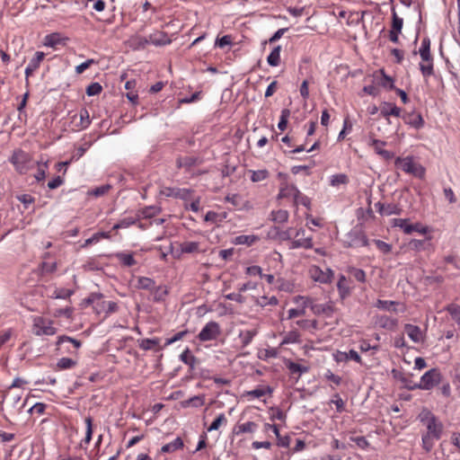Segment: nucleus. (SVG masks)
Here are the masks:
<instances>
[{
    "label": "nucleus",
    "instance_id": "nucleus-1",
    "mask_svg": "<svg viewBox=\"0 0 460 460\" xmlns=\"http://www.w3.org/2000/svg\"><path fill=\"white\" fill-rule=\"evenodd\" d=\"M159 208L155 207L146 208L143 210V219L136 222L131 217L123 218L119 224L112 226L111 230H118L119 228H127L130 226L136 225L137 227H158L164 222V218L153 217L155 213L159 212Z\"/></svg>",
    "mask_w": 460,
    "mask_h": 460
},
{
    "label": "nucleus",
    "instance_id": "nucleus-2",
    "mask_svg": "<svg viewBox=\"0 0 460 460\" xmlns=\"http://www.w3.org/2000/svg\"><path fill=\"white\" fill-rule=\"evenodd\" d=\"M419 53L422 61L427 62V64H420V72L424 77H429L434 74L433 58L430 54V40L429 38L422 40Z\"/></svg>",
    "mask_w": 460,
    "mask_h": 460
},
{
    "label": "nucleus",
    "instance_id": "nucleus-3",
    "mask_svg": "<svg viewBox=\"0 0 460 460\" xmlns=\"http://www.w3.org/2000/svg\"><path fill=\"white\" fill-rule=\"evenodd\" d=\"M441 381V374L438 368H431L427 371L420 378V383L407 385L409 390L422 389L430 390Z\"/></svg>",
    "mask_w": 460,
    "mask_h": 460
},
{
    "label": "nucleus",
    "instance_id": "nucleus-4",
    "mask_svg": "<svg viewBox=\"0 0 460 460\" xmlns=\"http://www.w3.org/2000/svg\"><path fill=\"white\" fill-rule=\"evenodd\" d=\"M10 161L14 165L16 171L21 174L26 173L33 167L31 155L21 149L13 152Z\"/></svg>",
    "mask_w": 460,
    "mask_h": 460
},
{
    "label": "nucleus",
    "instance_id": "nucleus-5",
    "mask_svg": "<svg viewBox=\"0 0 460 460\" xmlns=\"http://www.w3.org/2000/svg\"><path fill=\"white\" fill-rule=\"evenodd\" d=\"M395 165L407 173H411L420 179L425 175V169L420 164L415 163L411 156L404 158L397 157Z\"/></svg>",
    "mask_w": 460,
    "mask_h": 460
},
{
    "label": "nucleus",
    "instance_id": "nucleus-6",
    "mask_svg": "<svg viewBox=\"0 0 460 460\" xmlns=\"http://www.w3.org/2000/svg\"><path fill=\"white\" fill-rule=\"evenodd\" d=\"M221 333L220 326L217 322L208 323L198 335L200 341H210L216 340Z\"/></svg>",
    "mask_w": 460,
    "mask_h": 460
},
{
    "label": "nucleus",
    "instance_id": "nucleus-7",
    "mask_svg": "<svg viewBox=\"0 0 460 460\" xmlns=\"http://www.w3.org/2000/svg\"><path fill=\"white\" fill-rule=\"evenodd\" d=\"M341 240L348 247H361L367 244V240L363 232H347Z\"/></svg>",
    "mask_w": 460,
    "mask_h": 460
},
{
    "label": "nucleus",
    "instance_id": "nucleus-8",
    "mask_svg": "<svg viewBox=\"0 0 460 460\" xmlns=\"http://www.w3.org/2000/svg\"><path fill=\"white\" fill-rule=\"evenodd\" d=\"M309 275L314 281L327 284L332 282L333 271L331 269H326L324 271L318 266H312L309 269Z\"/></svg>",
    "mask_w": 460,
    "mask_h": 460
},
{
    "label": "nucleus",
    "instance_id": "nucleus-9",
    "mask_svg": "<svg viewBox=\"0 0 460 460\" xmlns=\"http://www.w3.org/2000/svg\"><path fill=\"white\" fill-rule=\"evenodd\" d=\"M33 332L37 336H50L54 335L57 332V329L52 325L51 322H49V323L47 324L45 319L39 317L35 319L33 324Z\"/></svg>",
    "mask_w": 460,
    "mask_h": 460
},
{
    "label": "nucleus",
    "instance_id": "nucleus-10",
    "mask_svg": "<svg viewBox=\"0 0 460 460\" xmlns=\"http://www.w3.org/2000/svg\"><path fill=\"white\" fill-rule=\"evenodd\" d=\"M426 426L428 435L432 436L435 439H439L443 431V424L437 420V418L433 414H429L427 418Z\"/></svg>",
    "mask_w": 460,
    "mask_h": 460
},
{
    "label": "nucleus",
    "instance_id": "nucleus-11",
    "mask_svg": "<svg viewBox=\"0 0 460 460\" xmlns=\"http://www.w3.org/2000/svg\"><path fill=\"white\" fill-rule=\"evenodd\" d=\"M420 238H414L410 241L409 246L411 249L421 251V250H429L431 247V236L427 235L429 232H419Z\"/></svg>",
    "mask_w": 460,
    "mask_h": 460
},
{
    "label": "nucleus",
    "instance_id": "nucleus-12",
    "mask_svg": "<svg viewBox=\"0 0 460 460\" xmlns=\"http://www.w3.org/2000/svg\"><path fill=\"white\" fill-rule=\"evenodd\" d=\"M149 44L156 47L165 46L171 43V39L166 32L156 31L148 36Z\"/></svg>",
    "mask_w": 460,
    "mask_h": 460
},
{
    "label": "nucleus",
    "instance_id": "nucleus-13",
    "mask_svg": "<svg viewBox=\"0 0 460 460\" xmlns=\"http://www.w3.org/2000/svg\"><path fill=\"white\" fill-rule=\"evenodd\" d=\"M375 208L382 216L397 215L401 212V208L398 207V205L394 203L385 204L377 202L375 204Z\"/></svg>",
    "mask_w": 460,
    "mask_h": 460
},
{
    "label": "nucleus",
    "instance_id": "nucleus-14",
    "mask_svg": "<svg viewBox=\"0 0 460 460\" xmlns=\"http://www.w3.org/2000/svg\"><path fill=\"white\" fill-rule=\"evenodd\" d=\"M200 164L201 160L196 156H179L176 160V166L178 168H184L187 171Z\"/></svg>",
    "mask_w": 460,
    "mask_h": 460
},
{
    "label": "nucleus",
    "instance_id": "nucleus-15",
    "mask_svg": "<svg viewBox=\"0 0 460 460\" xmlns=\"http://www.w3.org/2000/svg\"><path fill=\"white\" fill-rule=\"evenodd\" d=\"M305 232H296L294 240L291 243V248H311L312 238L304 236Z\"/></svg>",
    "mask_w": 460,
    "mask_h": 460
},
{
    "label": "nucleus",
    "instance_id": "nucleus-16",
    "mask_svg": "<svg viewBox=\"0 0 460 460\" xmlns=\"http://www.w3.org/2000/svg\"><path fill=\"white\" fill-rule=\"evenodd\" d=\"M404 122L415 128L423 127L424 120L420 113L409 112L402 116Z\"/></svg>",
    "mask_w": 460,
    "mask_h": 460
},
{
    "label": "nucleus",
    "instance_id": "nucleus-17",
    "mask_svg": "<svg viewBox=\"0 0 460 460\" xmlns=\"http://www.w3.org/2000/svg\"><path fill=\"white\" fill-rule=\"evenodd\" d=\"M66 40L60 33L54 32L45 36L43 43L46 47L56 48L58 45H65Z\"/></svg>",
    "mask_w": 460,
    "mask_h": 460
},
{
    "label": "nucleus",
    "instance_id": "nucleus-18",
    "mask_svg": "<svg viewBox=\"0 0 460 460\" xmlns=\"http://www.w3.org/2000/svg\"><path fill=\"white\" fill-rule=\"evenodd\" d=\"M402 110L390 102H384L380 109L382 117L388 119L389 116L400 117Z\"/></svg>",
    "mask_w": 460,
    "mask_h": 460
},
{
    "label": "nucleus",
    "instance_id": "nucleus-19",
    "mask_svg": "<svg viewBox=\"0 0 460 460\" xmlns=\"http://www.w3.org/2000/svg\"><path fill=\"white\" fill-rule=\"evenodd\" d=\"M334 358H335V360L337 362H346V361H348L349 359H352V360H354V361H356L358 363H361L360 356L354 349H350L349 352L338 351L334 355Z\"/></svg>",
    "mask_w": 460,
    "mask_h": 460
},
{
    "label": "nucleus",
    "instance_id": "nucleus-20",
    "mask_svg": "<svg viewBox=\"0 0 460 460\" xmlns=\"http://www.w3.org/2000/svg\"><path fill=\"white\" fill-rule=\"evenodd\" d=\"M390 224L392 227H400L402 230H428L426 227L419 228L418 225L409 223L408 219L394 218Z\"/></svg>",
    "mask_w": 460,
    "mask_h": 460
},
{
    "label": "nucleus",
    "instance_id": "nucleus-21",
    "mask_svg": "<svg viewBox=\"0 0 460 460\" xmlns=\"http://www.w3.org/2000/svg\"><path fill=\"white\" fill-rule=\"evenodd\" d=\"M128 45L134 50L145 49L147 44H149L148 38L134 35L131 36L128 40Z\"/></svg>",
    "mask_w": 460,
    "mask_h": 460
},
{
    "label": "nucleus",
    "instance_id": "nucleus-22",
    "mask_svg": "<svg viewBox=\"0 0 460 460\" xmlns=\"http://www.w3.org/2000/svg\"><path fill=\"white\" fill-rule=\"evenodd\" d=\"M404 331L409 338L415 343L421 341L422 332L419 326L413 324H405Z\"/></svg>",
    "mask_w": 460,
    "mask_h": 460
},
{
    "label": "nucleus",
    "instance_id": "nucleus-23",
    "mask_svg": "<svg viewBox=\"0 0 460 460\" xmlns=\"http://www.w3.org/2000/svg\"><path fill=\"white\" fill-rule=\"evenodd\" d=\"M298 190H299L294 184H288V182H284L280 186L278 199H284L288 197L293 198L296 193H298Z\"/></svg>",
    "mask_w": 460,
    "mask_h": 460
},
{
    "label": "nucleus",
    "instance_id": "nucleus-24",
    "mask_svg": "<svg viewBox=\"0 0 460 460\" xmlns=\"http://www.w3.org/2000/svg\"><path fill=\"white\" fill-rule=\"evenodd\" d=\"M257 424L253 421H248L243 424H238L234 428V434L240 435L242 433H253L257 429Z\"/></svg>",
    "mask_w": 460,
    "mask_h": 460
},
{
    "label": "nucleus",
    "instance_id": "nucleus-25",
    "mask_svg": "<svg viewBox=\"0 0 460 460\" xmlns=\"http://www.w3.org/2000/svg\"><path fill=\"white\" fill-rule=\"evenodd\" d=\"M376 324L384 329L394 330L397 326V320L386 315H382L377 317Z\"/></svg>",
    "mask_w": 460,
    "mask_h": 460
},
{
    "label": "nucleus",
    "instance_id": "nucleus-26",
    "mask_svg": "<svg viewBox=\"0 0 460 460\" xmlns=\"http://www.w3.org/2000/svg\"><path fill=\"white\" fill-rule=\"evenodd\" d=\"M337 288L341 298L344 299L350 295V288L345 276L341 275L337 283Z\"/></svg>",
    "mask_w": 460,
    "mask_h": 460
},
{
    "label": "nucleus",
    "instance_id": "nucleus-27",
    "mask_svg": "<svg viewBox=\"0 0 460 460\" xmlns=\"http://www.w3.org/2000/svg\"><path fill=\"white\" fill-rule=\"evenodd\" d=\"M286 367L292 375L297 374L298 376L309 371V367L307 366L298 364L290 360H288L286 363Z\"/></svg>",
    "mask_w": 460,
    "mask_h": 460
},
{
    "label": "nucleus",
    "instance_id": "nucleus-28",
    "mask_svg": "<svg viewBox=\"0 0 460 460\" xmlns=\"http://www.w3.org/2000/svg\"><path fill=\"white\" fill-rule=\"evenodd\" d=\"M180 359L186 365L190 367V369H194L195 366L198 362V358L193 356L189 348L183 350V352L180 355Z\"/></svg>",
    "mask_w": 460,
    "mask_h": 460
},
{
    "label": "nucleus",
    "instance_id": "nucleus-29",
    "mask_svg": "<svg viewBox=\"0 0 460 460\" xmlns=\"http://www.w3.org/2000/svg\"><path fill=\"white\" fill-rule=\"evenodd\" d=\"M256 334H257L256 329L241 331L238 337L241 341L242 347L248 346L252 342L253 337Z\"/></svg>",
    "mask_w": 460,
    "mask_h": 460
},
{
    "label": "nucleus",
    "instance_id": "nucleus-30",
    "mask_svg": "<svg viewBox=\"0 0 460 460\" xmlns=\"http://www.w3.org/2000/svg\"><path fill=\"white\" fill-rule=\"evenodd\" d=\"M385 145V142L374 139L372 141V146H374L375 151L376 154L382 155L385 159L389 160L394 157V154L390 151H387L385 149H383L382 146Z\"/></svg>",
    "mask_w": 460,
    "mask_h": 460
},
{
    "label": "nucleus",
    "instance_id": "nucleus-31",
    "mask_svg": "<svg viewBox=\"0 0 460 460\" xmlns=\"http://www.w3.org/2000/svg\"><path fill=\"white\" fill-rule=\"evenodd\" d=\"M183 447V441L182 439L178 437L173 441L164 445L161 447L162 453H172L178 449H181Z\"/></svg>",
    "mask_w": 460,
    "mask_h": 460
},
{
    "label": "nucleus",
    "instance_id": "nucleus-32",
    "mask_svg": "<svg viewBox=\"0 0 460 460\" xmlns=\"http://www.w3.org/2000/svg\"><path fill=\"white\" fill-rule=\"evenodd\" d=\"M114 256L126 267H131L137 263L132 253L117 252Z\"/></svg>",
    "mask_w": 460,
    "mask_h": 460
},
{
    "label": "nucleus",
    "instance_id": "nucleus-33",
    "mask_svg": "<svg viewBox=\"0 0 460 460\" xmlns=\"http://www.w3.org/2000/svg\"><path fill=\"white\" fill-rule=\"evenodd\" d=\"M57 270V262L56 261H42L38 268V271L40 275L50 274Z\"/></svg>",
    "mask_w": 460,
    "mask_h": 460
},
{
    "label": "nucleus",
    "instance_id": "nucleus-34",
    "mask_svg": "<svg viewBox=\"0 0 460 460\" xmlns=\"http://www.w3.org/2000/svg\"><path fill=\"white\" fill-rule=\"evenodd\" d=\"M280 51L281 47H275L267 58V62L271 66H277L280 63Z\"/></svg>",
    "mask_w": 460,
    "mask_h": 460
},
{
    "label": "nucleus",
    "instance_id": "nucleus-35",
    "mask_svg": "<svg viewBox=\"0 0 460 460\" xmlns=\"http://www.w3.org/2000/svg\"><path fill=\"white\" fill-rule=\"evenodd\" d=\"M272 389L270 386H259L253 390L246 392V395L252 398H261L267 394H270Z\"/></svg>",
    "mask_w": 460,
    "mask_h": 460
},
{
    "label": "nucleus",
    "instance_id": "nucleus-36",
    "mask_svg": "<svg viewBox=\"0 0 460 460\" xmlns=\"http://www.w3.org/2000/svg\"><path fill=\"white\" fill-rule=\"evenodd\" d=\"M79 120L77 127L82 129L86 128L91 124L89 111L85 108L79 111Z\"/></svg>",
    "mask_w": 460,
    "mask_h": 460
},
{
    "label": "nucleus",
    "instance_id": "nucleus-37",
    "mask_svg": "<svg viewBox=\"0 0 460 460\" xmlns=\"http://www.w3.org/2000/svg\"><path fill=\"white\" fill-rule=\"evenodd\" d=\"M300 341V333L297 331H290L285 334L281 345L297 343Z\"/></svg>",
    "mask_w": 460,
    "mask_h": 460
},
{
    "label": "nucleus",
    "instance_id": "nucleus-38",
    "mask_svg": "<svg viewBox=\"0 0 460 460\" xmlns=\"http://www.w3.org/2000/svg\"><path fill=\"white\" fill-rule=\"evenodd\" d=\"M160 340L158 338L155 339H143L139 341V348L144 350H150L155 349L159 345Z\"/></svg>",
    "mask_w": 460,
    "mask_h": 460
},
{
    "label": "nucleus",
    "instance_id": "nucleus-39",
    "mask_svg": "<svg viewBox=\"0 0 460 460\" xmlns=\"http://www.w3.org/2000/svg\"><path fill=\"white\" fill-rule=\"evenodd\" d=\"M250 172L252 173L251 175V181L252 182H259V181H262L264 180H266L269 175H270V172L268 170L266 169H263V170H258V171H250Z\"/></svg>",
    "mask_w": 460,
    "mask_h": 460
},
{
    "label": "nucleus",
    "instance_id": "nucleus-40",
    "mask_svg": "<svg viewBox=\"0 0 460 460\" xmlns=\"http://www.w3.org/2000/svg\"><path fill=\"white\" fill-rule=\"evenodd\" d=\"M331 185L337 187L339 185H346L349 182V177L345 173L334 174L331 177Z\"/></svg>",
    "mask_w": 460,
    "mask_h": 460
},
{
    "label": "nucleus",
    "instance_id": "nucleus-41",
    "mask_svg": "<svg viewBox=\"0 0 460 460\" xmlns=\"http://www.w3.org/2000/svg\"><path fill=\"white\" fill-rule=\"evenodd\" d=\"M76 361L70 358H61L57 363V368L59 370L70 369L75 367Z\"/></svg>",
    "mask_w": 460,
    "mask_h": 460
},
{
    "label": "nucleus",
    "instance_id": "nucleus-42",
    "mask_svg": "<svg viewBox=\"0 0 460 460\" xmlns=\"http://www.w3.org/2000/svg\"><path fill=\"white\" fill-rule=\"evenodd\" d=\"M109 232H97L92 237L86 239L82 247H86L90 244L98 243L102 238H109Z\"/></svg>",
    "mask_w": 460,
    "mask_h": 460
},
{
    "label": "nucleus",
    "instance_id": "nucleus-43",
    "mask_svg": "<svg viewBox=\"0 0 460 460\" xmlns=\"http://www.w3.org/2000/svg\"><path fill=\"white\" fill-rule=\"evenodd\" d=\"M258 240L256 235H240L235 237L234 243L235 244H246L247 246L252 245Z\"/></svg>",
    "mask_w": 460,
    "mask_h": 460
},
{
    "label": "nucleus",
    "instance_id": "nucleus-44",
    "mask_svg": "<svg viewBox=\"0 0 460 460\" xmlns=\"http://www.w3.org/2000/svg\"><path fill=\"white\" fill-rule=\"evenodd\" d=\"M447 312L450 314L458 328H460V306L455 304H451L447 306Z\"/></svg>",
    "mask_w": 460,
    "mask_h": 460
},
{
    "label": "nucleus",
    "instance_id": "nucleus-45",
    "mask_svg": "<svg viewBox=\"0 0 460 460\" xmlns=\"http://www.w3.org/2000/svg\"><path fill=\"white\" fill-rule=\"evenodd\" d=\"M288 218V213L286 210L279 209L271 212V219L277 223H284Z\"/></svg>",
    "mask_w": 460,
    "mask_h": 460
},
{
    "label": "nucleus",
    "instance_id": "nucleus-46",
    "mask_svg": "<svg viewBox=\"0 0 460 460\" xmlns=\"http://www.w3.org/2000/svg\"><path fill=\"white\" fill-rule=\"evenodd\" d=\"M395 305H396V302H394V301L378 299L376 301V306L379 309H383L385 311L395 312L396 311V309L394 308Z\"/></svg>",
    "mask_w": 460,
    "mask_h": 460
},
{
    "label": "nucleus",
    "instance_id": "nucleus-47",
    "mask_svg": "<svg viewBox=\"0 0 460 460\" xmlns=\"http://www.w3.org/2000/svg\"><path fill=\"white\" fill-rule=\"evenodd\" d=\"M349 272L357 281L361 283L366 281V273L363 270L352 267L349 269Z\"/></svg>",
    "mask_w": 460,
    "mask_h": 460
},
{
    "label": "nucleus",
    "instance_id": "nucleus-48",
    "mask_svg": "<svg viewBox=\"0 0 460 460\" xmlns=\"http://www.w3.org/2000/svg\"><path fill=\"white\" fill-rule=\"evenodd\" d=\"M289 116H290V111L288 109H284L281 111L280 119L278 124V128L280 130L283 131L287 128L288 120Z\"/></svg>",
    "mask_w": 460,
    "mask_h": 460
},
{
    "label": "nucleus",
    "instance_id": "nucleus-49",
    "mask_svg": "<svg viewBox=\"0 0 460 460\" xmlns=\"http://www.w3.org/2000/svg\"><path fill=\"white\" fill-rule=\"evenodd\" d=\"M86 425L85 438L84 439L85 444H89L93 436V419L88 416L84 420Z\"/></svg>",
    "mask_w": 460,
    "mask_h": 460
},
{
    "label": "nucleus",
    "instance_id": "nucleus-50",
    "mask_svg": "<svg viewBox=\"0 0 460 460\" xmlns=\"http://www.w3.org/2000/svg\"><path fill=\"white\" fill-rule=\"evenodd\" d=\"M74 291L71 289L58 288L54 291L52 297L67 299L73 295Z\"/></svg>",
    "mask_w": 460,
    "mask_h": 460
},
{
    "label": "nucleus",
    "instance_id": "nucleus-51",
    "mask_svg": "<svg viewBox=\"0 0 460 460\" xmlns=\"http://www.w3.org/2000/svg\"><path fill=\"white\" fill-rule=\"evenodd\" d=\"M392 12H393L392 30L401 32L403 21L402 18H400L397 15L394 8L392 9Z\"/></svg>",
    "mask_w": 460,
    "mask_h": 460
},
{
    "label": "nucleus",
    "instance_id": "nucleus-52",
    "mask_svg": "<svg viewBox=\"0 0 460 460\" xmlns=\"http://www.w3.org/2000/svg\"><path fill=\"white\" fill-rule=\"evenodd\" d=\"M70 342L72 343L76 349L80 348L82 343L80 341L75 340L72 337L66 336V335H61L58 338L57 345L59 346L63 342Z\"/></svg>",
    "mask_w": 460,
    "mask_h": 460
},
{
    "label": "nucleus",
    "instance_id": "nucleus-53",
    "mask_svg": "<svg viewBox=\"0 0 460 460\" xmlns=\"http://www.w3.org/2000/svg\"><path fill=\"white\" fill-rule=\"evenodd\" d=\"M138 287L143 289H152L155 288V281L146 277H141L138 279Z\"/></svg>",
    "mask_w": 460,
    "mask_h": 460
},
{
    "label": "nucleus",
    "instance_id": "nucleus-54",
    "mask_svg": "<svg viewBox=\"0 0 460 460\" xmlns=\"http://www.w3.org/2000/svg\"><path fill=\"white\" fill-rule=\"evenodd\" d=\"M233 44V38L231 35H225L222 38L217 39L215 42V46L220 49L225 48L226 46H230Z\"/></svg>",
    "mask_w": 460,
    "mask_h": 460
},
{
    "label": "nucleus",
    "instance_id": "nucleus-55",
    "mask_svg": "<svg viewBox=\"0 0 460 460\" xmlns=\"http://www.w3.org/2000/svg\"><path fill=\"white\" fill-rule=\"evenodd\" d=\"M37 164L39 166L38 168V171L36 172V174L34 175L35 179L37 180V181H43L46 177V169L48 168V163H43V164H40L39 162H37Z\"/></svg>",
    "mask_w": 460,
    "mask_h": 460
},
{
    "label": "nucleus",
    "instance_id": "nucleus-56",
    "mask_svg": "<svg viewBox=\"0 0 460 460\" xmlns=\"http://www.w3.org/2000/svg\"><path fill=\"white\" fill-rule=\"evenodd\" d=\"M102 90V85L99 83H92L86 88V94L88 96H93L100 94Z\"/></svg>",
    "mask_w": 460,
    "mask_h": 460
},
{
    "label": "nucleus",
    "instance_id": "nucleus-57",
    "mask_svg": "<svg viewBox=\"0 0 460 460\" xmlns=\"http://www.w3.org/2000/svg\"><path fill=\"white\" fill-rule=\"evenodd\" d=\"M44 57H45V54L43 52L37 51L35 53L34 58L31 59L29 65L31 66H32V68L37 69L40 66L41 61L44 59Z\"/></svg>",
    "mask_w": 460,
    "mask_h": 460
},
{
    "label": "nucleus",
    "instance_id": "nucleus-58",
    "mask_svg": "<svg viewBox=\"0 0 460 460\" xmlns=\"http://www.w3.org/2000/svg\"><path fill=\"white\" fill-rule=\"evenodd\" d=\"M293 199H294V203L296 205L301 204V205H303L305 207H307L310 204L309 199L306 196L303 195L299 190H298V193H296L293 197Z\"/></svg>",
    "mask_w": 460,
    "mask_h": 460
},
{
    "label": "nucleus",
    "instance_id": "nucleus-59",
    "mask_svg": "<svg viewBox=\"0 0 460 460\" xmlns=\"http://www.w3.org/2000/svg\"><path fill=\"white\" fill-rule=\"evenodd\" d=\"M223 422H226V419L225 417L224 413H220L217 419L211 423L210 427L208 428V431L217 430L219 429L221 424Z\"/></svg>",
    "mask_w": 460,
    "mask_h": 460
},
{
    "label": "nucleus",
    "instance_id": "nucleus-60",
    "mask_svg": "<svg viewBox=\"0 0 460 460\" xmlns=\"http://www.w3.org/2000/svg\"><path fill=\"white\" fill-rule=\"evenodd\" d=\"M198 248H199L198 243H194V242H187L181 245V251L183 252H188V253L194 252L198 251Z\"/></svg>",
    "mask_w": 460,
    "mask_h": 460
},
{
    "label": "nucleus",
    "instance_id": "nucleus-61",
    "mask_svg": "<svg viewBox=\"0 0 460 460\" xmlns=\"http://www.w3.org/2000/svg\"><path fill=\"white\" fill-rule=\"evenodd\" d=\"M223 217H224L221 214H217L214 211H208L205 216V221L217 223L221 221Z\"/></svg>",
    "mask_w": 460,
    "mask_h": 460
},
{
    "label": "nucleus",
    "instance_id": "nucleus-62",
    "mask_svg": "<svg viewBox=\"0 0 460 460\" xmlns=\"http://www.w3.org/2000/svg\"><path fill=\"white\" fill-rule=\"evenodd\" d=\"M73 314V308L72 307H66V308H60L57 309L53 315L55 317H60L62 315L66 316V318H70Z\"/></svg>",
    "mask_w": 460,
    "mask_h": 460
},
{
    "label": "nucleus",
    "instance_id": "nucleus-63",
    "mask_svg": "<svg viewBox=\"0 0 460 460\" xmlns=\"http://www.w3.org/2000/svg\"><path fill=\"white\" fill-rule=\"evenodd\" d=\"M350 440L355 442L356 445L362 449H366L369 446V443L365 437H352L350 438Z\"/></svg>",
    "mask_w": 460,
    "mask_h": 460
},
{
    "label": "nucleus",
    "instance_id": "nucleus-64",
    "mask_svg": "<svg viewBox=\"0 0 460 460\" xmlns=\"http://www.w3.org/2000/svg\"><path fill=\"white\" fill-rule=\"evenodd\" d=\"M433 439H434V438H432V436L428 435V434H426V435H424V436L422 437L423 447H424V449H425L427 452L430 451V450H431V448L433 447V445H434V443H433Z\"/></svg>",
    "mask_w": 460,
    "mask_h": 460
}]
</instances>
